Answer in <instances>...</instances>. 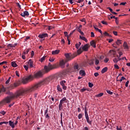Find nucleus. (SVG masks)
Listing matches in <instances>:
<instances>
[{
  "mask_svg": "<svg viewBox=\"0 0 130 130\" xmlns=\"http://www.w3.org/2000/svg\"><path fill=\"white\" fill-rule=\"evenodd\" d=\"M104 36H110V35H109V34H108L107 32L105 31L104 33Z\"/></svg>",
  "mask_w": 130,
  "mask_h": 130,
  "instance_id": "nucleus-45",
  "label": "nucleus"
},
{
  "mask_svg": "<svg viewBox=\"0 0 130 130\" xmlns=\"http://www.w3.org/2000/svg\"><path fill=\"white\" fill-rule=\"evenodd\" d=\"M96 31H98V32H100V33H101V34H102V30H101V29L98 28V29H96Z\"/></svg>",
  "mask_w": 130,
  "mask_h": 130,
  "instance_id": "nucleus-57",
  "label": "nucleus"
},
{
  "mask_svg": "<svg viewBox=\"0 0 130 130\" xmlns=\"http://www.w3.org/2000/svg\"><path fill=\"white\" fill-rule=\"evenodd\" d=\"M116 129L117 130H122V129L121 128V127L120 126L119 127H118V126H117Z\"/></svg>",
  "mask_w": 130,
  "mask_h": 130,
  "instance_id": "nucleus-58",
  "label": "nucleus"
},
{
  "mask_svg": "<svg viewBox=\"0 0 130 130\" xmlns=\"http://www.w3.org/2000/svg\"><path fill=\"white\" fill-rule=\"evenodd\" d=\"M87 62L90 66H93L94 64V59L88 60Z\"/></svg>",
  "mask_w": 130,
  "mask_h": 130,
  "instance_id": "nucleus-15",
  "label": "nucleus"
},
{
  "mask_svg": "<svg viewBox=\"0 0 130 130\" xmlns=\"http://www.w3.org/2000/svg\"><path fill=\"white\" fill-rule=\"evenodd\" d=\"M8 62L6 61H3L2 62H0V66H2V64H5V63H7Z\"/></svg>",
  "mask_w": 130,
  "mask_h": 130,
  "instance_id": "nucleus-50",
  "label": "nucleus"
},
{
  "mask_svg": "<svg viewBox=\"0 0 130 130\" xmlns=\"http://www.w3.org/2000/svg\"><path fill=\"white\" fill-rule=\"evenodd\" d=\"M116 43L117 45H119V44H121V40H118L117 42H116Z\"/></svg>",
  "mask_w": 130,
  "mask_h": 130,
  "instance_id": "nucleus-33",
  "label": "nucleus"
},
{
  "mask_svg": "<svg viewBox=\"0 0 130 130\" xmlns=\"http://www.w3.org/2000/svg\"><path fill=\"white\" fill-rule=\"evenodd\" d=\"M20 16L21 17H23V18H25V16H29V12L27 11H25L23 12V13H21Z\"/></svg>",
  "mask_w": 130,
  "mask_h": 130,
  "instance_id": "nucleus-7",
  "label": "nucleus"
},
{
  "mask_svg": "<svg viewBox=\"0 0 130 130\" xmlns=\"http://www.w3.org/2000/svg\"><path fill=\"white\" fill-rule=\"evenodd\" d=\"M48 36V35L47 34H42L41 35H39L38 37L39 38H45V37H47Z\"/></svg>",
  "mask_w": 130,
  "mask_h": 130,
  "instance_id": "nucleus-9",
  "label": "nucleus"
},
{
  "mask_svg": "<svg viewBox=\"0 0 130 130\" xmlns=\"http://www.w3.org/2000/svg\"><path fill=\"white\" fill-rule=\"evenodd\" d=\"M18 45V43H15V44H9L7 45L8 48H11L12 47H16Z\"/></svg>",
  "mask_w": 130,
  "mask_h": 130,
  "instance_id": "nucleus-10",
  "label": "nucleus"
},
{
  "mask_svg": "<svg viewBox=\"0 0 130 130\" xmlns=\"http://www.w3.org/2000/svg\"><path fill=\"white\" fill-rule=\"evenodd\" d=\"M64 56H66L67 58V61H69V60H72V57L71 56V55H70L69 53H66L64 54Z\"/></svg>",
  "mask_w": 130,
  "mask_h": 130,
  "instance_id": "nucleus-8",
  "label": "nucleus"
},
{
  "mask_svg": "<svg viewBox=\"0 0 130 130\" xmlns=\"http://www.w3.org/2000/svg\"><path fill=\"white\" fill-rule=\"evenodd\" d=\"M90 45L92 46V47H94V48H96V42L94 41H91L90 42Z\"/></svg>",
  "mask_w": 130,
  "mask_h": 130,
  "instance_id": "nucleus-16",
  "label": "nucleus"
},
{
  "mask_svg": "<svg viewBox=\"0 0 130 130\" xmlns=\"http://www.w3.org/2000/svg\"><path fill=\"white\" fill-rule=\"evenodd\" d=\"M57 66L56 64L53 65L51 64L50 62H49L48 66H45L44 67V69L42 71H39L37 73L35 74L34 75H30L27 76L22 78V82H27L28 81H33L34 79H37L38 78H41L42 76L44 75V74H47L49 72H50L51 70H54V69H56Z\"/></svg>",
  "mask_w": 130,
  "mask_h": 130,
  "instance_id": "nucleus-2",
  "label": "nucleus"
},
{
  "mask_svg": "<svg viewBox=\"0 0 130 130\" xmlns=\"http://www.w3.org/2000/svg\"><path fill=\"white\" fill-rule=\"evenodd\" d=\"M29 39H30V37H27L24 40L25 41H27V40H29Z\"/></svg>",
  "mask_w": 130,
  "mask_h": 130,
  "instance_id": "nucleus-64",
  "label": "nucleus"
},
{
  "mask_svg": "<svg viewBox=\"0 0 130 130\" xmlns=\"http://www.w3.org/2000/svg\"><path fill=\"white\" fill-rule=\"evenodd\" d=\"M113 61H114V62H115V63H117V62H118V59H117V58H114L113 59Z\"/></svg>",
  "mask_w": 130,
  "mask_h": 130,
  "instance_id": "nucleus-31",
  "label": "nucleus"
},
{
  "mask_svg": "<svg viewBox=\"0 0 130 130\" xmlns=\"http://www.w3.org/2000/svg\"><path fill=\"white\" fill-rule=\"evenodd\" d=\"M48 108H47V109L45 111V115L46 118H50L49 115L48 114Z\"/></svg>",
  "mask_w": 130,
  "mask_h": 130,
  "instance_id": "nucleus-11",
  "label": "nucleus"
},
{
  "mask_svg": "<svg viewBox=\"0 0 130 130\" xmlns=\"http://www.w3.org/2000/svg\"><path fill=\"white\" fill-rule=\"evenodd\" d=\"M82 117H83V114H79L78 115V118H79V119H81V118H82Z\"/></svg>",
  "mask_w": 130,
  "mask_h": 130,
  "instance_id": "nucleus-43",
  "label": "nucleus"
},
{
  "mask_svg": "<svg viewBox=\"0 0 130 130\" xmlns=\"http://www.w3.org/2000/svg\"><path fill=\"white\" fill-rule=\"evenodd\" d=\"M61 43H62V44H64V43H66L64 39H61Z\"/></svg>",
  "mask_w": 130,
  "mask_h": 130,
  "instance_id": "nucleus-59",
  "label": "nucleus"
},
{
  "mask_svg": "<svg viewBox=\"0 0 130 130\" xmlns=\"http://www.w3.org/2000/svg\"><path fill=\"white\" fill-rule=\"evenodd\" d=\"M45 82H40L32 86L29 89L28 88H21L17 90L14 94L13 93V92H11L10 91L6 92V94L10 95V96L5 98L3 101L0 102V107L3 106V105H5V104L7 103H10L11 101H12L14 98H18V97L24 96V95L28 94L29 92L35 91L36 89L41 87V86L43 85H45Z\"/></svg>",
  "mask_w": 130,
  "mask_h": 130,
  "instance_id": "nucleus-1",
  "label": "nucleus"
},
{
  "mask_svg": "<svg viewBox=\"0 0 130 130\" xmlns=\"http://www.w3.org/2000/svg\"><path fill=\"white\" fill-rule=\"evenodd\" d=\"M83 51H88L89 50V45L88 44H85L84 46H83L82 47H81L78 50H77V53L78 54H81L82 52Z\"/></svg>",
  "mask_w": 130,
  "mask_h": 130,
  "instance_id": "nucleus-4",
  "label": "nucleus"
},
{
  "mask_svg": "<svg viewBox=\"0 0 130 130\" xmlns=\"http://www.w3.org/2000/svg\"><path fill=\"white\" fill-rule=\"evenodd\" d=\"M88 86H89V88H92V87H93L94 86V84L91 82H89Z\"/></svg>",
  "mask_w": 130,
  "mask_h": 130,
  "instance_id": "nucleus-35",
  "label": "nucleus"
},
{
  "mask_svg": "<svg viewBox=\"0 0 130 130\" xmlns=\"http://www.w3.org/2000/svg\"><path fill=\"white\" fill-rule=\"evenodd\" d=\"M23 67H24V68L25 69V71H28V70L29 69V67L28 66L24 65Z\"/></svg>",
  "mask_w": 130,
  "mask_h": 130,
  "instance_id": "nucleus-41",
  "label": "nucleus"
},
{
  "mask_svg": "<svg viewBox=\"0 0 130 130\" xmlns=\"http://www.w3.org/2000/svg\"><path fill=\"white\" fill-rule=\"evenodd\" d=\"M80 38L82 40H84V41H85V42H88V40H87V39H86V38L85 37H82V36H80Z\"/></svg>",
  "mask_w": 130,
  "mask_h": 130,
  "instance_id": "nucleus-25",
  "label": "nucleus"
},
{
  "mask_svg": "<svg viewBox=\"0 0 130 130\" xmlns=\"http://www.w3.org/2000/svg\"><path fill=\"white\" fill-rule=\"evenodd\" d=\"M91 37H95V35L94 34V33L93 32H91Z\"/></svg>",
  "mask_w": 130,
  "mask_h": 130,
  "instance_id": "nucleus-61",
  "label": "nucleus"
},
{
  "mask_svg": "<svg viewBox=\"0 0 130 130\" xmlns=\"http://www.w3.org/2000/svg\"><path fill=\"white\" fill-rule=\"evenodd\" d=\"M88 90V89H87L86 88H82L81 89V92H85V91H87Z\"/></svg>",
  "mask_w": 130,
  "mask_h": 130,
  "instance_id": "nucleus-48",
  "label": "nucleus"
},
{
  "mask_svg": "<svg viewBox=\"0 0 130 130\" xmlns=\"http://www.w3.org/2000/svg\"><path fill=\"white\" fill-rule=\"evenodd\" d=\"M9 125L12 127V128H14L15 127V124H14V122H12V121H9Z\"/></svg>",
  "mask_w": 130,
  "mask_h": 130,
  "instance_id": "nucleus-24",
  "label": "nucleus"
},
{
  "mask_svg": "<svg viewBox=\"0 0 130 130\" xmlns=\"http://www.w3.org/2000/svg\"><path fill=\"white\" fill-rule=\"evenodd\" d=\"M0 113H1V114H3V115H5L6 112H5V111H1L0 112Z\"/></svg>",
  "mask_w": 130,
  "mask_h": 130,
  "instance_id": "nucleus-56",
  "label": "nucleus"
},
{
  "mask_svg": "<svg viewBox=\"0 0 130 130\" xmlns=\"http://www.w3.org/2000/svg\"><path fill=\"white\" fill-rule=\"evenodd\" d=\"M21 82H15L13 84H11L10 86V87L11 89H14V87H18L19 86H20V85H21Z\"/></svg>",
  "mask_w": 130,
  "mask_h": 130,
  "instance_id": "nucleus-6",
  "label": "nucleus"
},
{
  "mask_svg": "<svg viewBox=\"0 0 130 130\" xmlns=\"http://www.w3.org/2000/svg\"><path fill=\"white\" fill-rule=\"evenodd\" d=\"M46 58V56H44L43 57L41 58L40 61L41 62H43L44 60H45V58Z\"/></svg>",
  "mask_w": 130,
  "mask_h": 130,
  "instance_id": "nucleus-30",
  "label": "nucleus"
},
{
  "mask_svg": "<svg viewBox=\"0 0 130 130\" xmlns=\"http://www.w3.org/2000/svg\"><path fill=\"white\" fill-rule=\"evenodd\" d=\"M114 68L117 70H119V67H118V65H117V64H114Z\"/></svg>",
  "mask_w": 130,
  "mask_h": 130,
  "instance_id": "nucleus-42",
  "label": "nucleus"
},
{
  "mask_svg": "<svg viewBox=\"0 0 130 130\" xmlns=\"http://www.w3.org/2000/svg\"><path fill=\"white\" fill-rule=\"evenodd\" d=\"M79 74L80 75H81V76H85V75H86V73H85V71L84 70H80Z\"/></svg>",
  "mask_w": 130,
  "mask_h": 130,
  "instance_id": "nucleus-26",
  "label": "nucleus"
},
{
  "mask_svg": "<svg viewBox=\"0 0 130 130\" xmlns=\"http://www.w3.org/2000/svg\"><path fill=\"white\" fill-rule=\"evenodd\" d=\"M64 64H66V62H64V61H63V60L60 61V66L62 69H63V68H64Z\"/></svg>",
  "mask_w": 130,
  "mask_h": 130,
  "instance_id": "nucleus-13",
  "label": "nucleus"
},
{
  "mask_svg": "<svg viewBox=\"0 0 130 130\" xmlns=\"http://www.w3.org/2000/svg\"><path fill=\"white\" fill-rule=\"evenodd\" d=\"M86 121L89 123V124H92V121H90V119H89V117L87 118H86Z\"/></svg>",
  "mask_w": 130,
  "mask_h": 130,
  "instance_id": "nucleus-28",
  "label": "nucleus"
},
{
  "mask_svg": "<svg viewBox=\"0 0 130 130\" xmlns=\"http://www.w3.org/2000/svg\"><path fill=\"white\" fill-rule=\"evenodd\" d=\"M11 66L12 67H13V68H17L18 67V65L17 64V63H16V62L15 61H12L11 62Z\"/></svg>",
  "mask_w": 130,
  "mask_h": 130,
  "instance_id": "nucleus-21",
  "label": "nucleus"
},
{
  "mask_svg": "<svg viewBox=\"0 0 130 130\" xmlns=\"http://www.w3.org/2000/svg\"><path fill=\"white\" fill-rule=\"evenodd\" d=\"M81 44H82V43H81L80 42H79L78 44V43L76 44L75 45L76 48H77V49H79V48L81 46Z\"/></svg>",
  "mask_w": 130,
  "mask_h": 130,
  "instance_id": "nucleus-23",
  "label": "nucleus"
},
{
  "mask_svg": "<svg viewBox=\"0 0 130 130\" xmlns=\"http://www.w3.org/2000/svg\"><path fill=\"white\" fill-rule=\"evenodd\" d=\"M64 35L66 37H67V39L69 38V35L68 34V32L64 31Z\"/></svg>",
  "mask_w": 130,
  "mask_h": 130,
  "instance_id": "nucleus-38",
  "label": "nucleus"
},
{
  "mask_svg": "<svg viewBox=\"0 0 130 130\" xmlns=\"http://www.w3.org/2000/svg\"><path fill=\"white\" fill-rule=\"evenodd\" d=\"M57 90L59 91V92H62V89L60 88V86L57 85Z\"/></svg>",
  "mask_w": 130,
  "mask_h": 130,
  "instance_id": "nucleus-29",
  "label": "nucleus"
},
{
  "mask_svg": "<svg viewBox=\"0 0 130 130\" xmlns=\"http://www.w3.org/2000/svg\"><path fill=\"white\" fill-rule=\"evenodd\" d=\"M53 28H54V26L53 25H49L47 27L48 30H52Z\"/></svg>",
  "mask_w": 130,
  "mask_h": 130,
  "instance_id": "nucleus-27",
  "label": "nucleus"
},
{
  "mask_svg": "<svg viewBox=\"0 0 130 130\" xmlns=\"http://www.w3.org/2000/svg\"><path fill=\"white\" fill-rule=\"evenodd\" d=\"M60 51L59 50H55L52 52V54H53V55H55V54H58V53H59Z\"/></svg>",
  "mask_w": 130,
  "mask_h": 130,
  "instance_id": "nucleus-12",
  "label": "nucleus"
},
{
  "mask_svg": "<svg viewBox=\"0 0 130 130\" xmlns=\"http://www.w3.org/2000/svg\"><path fill=\"white\" fill-rule=\"evenodd\" d=\"M114 35H115V36H117V31H113V32Z\"/></svg>",
  "mask_w": 130,
  "mask_h": 130,
  "instance_id": "nucleus-63",
  "label": "nucleus"
},
{
  "mask_svg": "<svg viewBox=\"0 0 130 130\" xmlns=\"http://www.w3.org/2000/svg\"><path fill=\"white\" fill-rule=\"evenodd\" d=\"M124 80H125V78L123 76L121 77L120 79L119 80L120 81V82L123 81Z\"/></svg>",
  "mask_w": 130,
  "mask_h": 130,
  "instance_id": "nucleus-44",
  "label": "nucleus"
},
{
  "mask_svg": "<svg viewBox=\"0 0 130 130\" xmlns=\"http://www.w3.org/2000/svg\"><path fill=\"white\" fill-rule=\"evenodd\" d=\"M64 101H67V98L64 97L60 101V103L58 106L59 110L62 109V104L64 103Z\"/></svg>",
  "mask_w": 130,
  "mask_h": 130,
  "instance_id": "nucleus-5",
  "label": "nucleus"
},
{
  "mask_svg": "<svg viewBox=\"0 0 130 130\" xmlns=\"http://www.w3.org/2000/svg\"><path fill=\"white\" fill-rule=\"evenodd\" d=\"M85 118L89 117V116L88 115V112H85Z\"/></svg>",
  "mask_w": 130,
  "mask_h": 130,
  "instance_id": "nucleus-47",
  "label": "nucleus"
},
{
  "mask_svg": "<svg viewBox=\"0 0 130 130\" xmlns=\"http://www.w3.org/2000/svg\"><path fill=\"white\" fill-rule=\"evenodd\" d=\"M22 58L23 59H26V56H25V54H24V53L22 54Z\"/></svg>",
  "mask_w": 130,
  "mask_h": 130,
  "instance_id": "nucleus-53",
  "label": "nucleus"
},
{
  "mask_svg": "<svg viewBox=\"0 0 130 130\" xmlns=\"http://www.w3.org/2000/svg\"><path fill=\"white\" fill-rule=\"evenodd\" d=\"M108 61H109V58H106L104 60V62H106V63H107V62H108Z\"/></svg>",
  "mask_w": 130,
  "mask_h": 130,
  "instance_id": "nucleus-46",
  "label": "nucleus"
},
{
  "mask_svg": "<svg viewBox=\"0 0 130 130\" xmlns=\"http://www.w3.org/2000/svg\"><path fill=\"white\" fill-rule=\"evenodd\" d=\"M115 19V22H116V23L117 24H118V20H117L118 19V17H116Z\"/></svg>",
  "mask_w": 130,
  "mask_h": 130,
  "instance_id": "nucleus-62",
  "label": "nucleus"
},
{
  "mask_svg": "<svg viewBox=\"0 0 130 130\" xmlns=\"http://www.w3.org/2000/svg\"><path fill=\"white\" fill-rule=\"evenodd\" d=\"M103 95H104L103 93H100L99 94L96 95L95 97H98V98L102 97V96H103Z\"/></svg>",
  "mask_w": 130,
  "mask_h": 130,
  "instance_id": "nucleus-32",
  "label": "nucleus"
},
{
  "mask_svg": "<svg viewBox=\"0 0 130 130\" xmlns=\"http://www.w3.org/2000/svg\"><path fill=\"white\" fill-rule=\"evenodd\" d=\"M29 51H30V49H27V50L23 52V54H28V53H29Z\"/></svg>",
  "mask_w": 130,
  "mask_h": 130,
  "instance_id": "nucleus-34",
  "label": "nucleus"
},
{
  "mask_svg": "<svg viewBox=\"0 0 130 130\" xmlns=\"http://www.w3.org/2000/svg\"><path fill=\"white\" fill-rule=\"evenodd\" d=\"M67 73H73L74 72V69L73 68H69L66 70Z\"/></svg>",
  "mask_w": 130,
  "mask_h": 130,
  "instance_id": "nucleus-22",
  "label": "nucleus"
},
{
  "mask_svg": "<svg viewBox=\"0 0 130 130\" xmlns=\"http://www.w3.org/2000/svg\"><path fill=\"white\" fill-rule=\"evenodd\" d=\"M94 77H98V76H99V73H95L94 74Z\"/></svg>",
  "mask_w": 130,
  "mask_h": 130,
  "instance_id": "nucleus-60",
  "label": "nucleus"
},
{
  "mask_svg": "<svg viewBox=\"0 0 130 130\" xmlns=\"http://www.w3.org/2000/svg\"><path fill=\"white\" fill-rule=\"evenodd\" d=\"M49 60L51 62H53V61H54V58H53L52 57H50V58L49 59Z\"/></svg>",
  "mask_w": 130,
  "mask_h": 130,
  "instance_id": "nucleus-39",
  "label": "nucleus"
},
{
  "mask_svg": "<svg viewBox=\"0 0 130 130\" xmlns=\"http://www.w3.org/2000/svg\"><path fill=\"white\" fill-rule=\"evenodd\" d=\"M123 46L124 47V49H128V46H127V43H126V42H124Z\"/></svg>",
  "mask_w": 130,
  "mask_h": 130,
  "instance_id": "nucleus-18",
  "label": "nucleus"
},
{
  "mask_svg": "<svg viewBox=\"0 0 130 130\" xmlns=\"http://www.w3.org/2000/svg\"><path fill=\"white\" fill-rule=\"evenodd\" d=\"M107 92L108 94H110V95H112V94H113V92H111L110 90H107Z\"/></svg>",
  "mask_w": 130,
  "mask_h": 130,
  "instance_id": "nucleus-51",
  "label": "nucleus"
},
{
  "mask_svg": "<svg viewBox=\"0 0 130 130\" xmlns=\"http://www.w3.org/2000/svg\"><path fill=\"white\" fill-rule=\"evenodd\" d=\"M33 56H34V51H31V57H33Z\"/></svg>",
  "mask_w": 130,
  "mask_h": 130,
  "instance_id": "nucleus-55",
  "label": "nucleus"
},
{
  "mask_svg": "<svg viewBox=\"0 0 130 130\" xmlns=\"http://www.w3.org/2000/svg\"><path fill=\"white\" fill-rule=\"evenodd\" d=\"M125 5H126V2H125V3H121L120 4V6H125Z\"/></svg>",
  "mask_w": 130,
  "mask_h": 130,
  "instance_id": "nucleus-54",
  "label": "nucleus"
},
{
  "mask_svg": "<svg viewBox=\"0 0 130 130\" xmlns=\"http://www.w3.org/2000/svg\"><path fill=\"white\" fill-rule=\"evenodd\" d=\"M28 64H29L30 68H33V61L32 59H29L28 62Z\"/></svg>",
  "mask_w": 130,
  "mask_h": 130,
  "instance_id": "nucleus-14",
  "label": "nucleus"
},
{
  "mask_svg": "<svg viewBox=\"0 0 130 130\" xmlns=\"http://www.w3.org/2000/svg\"><path fill=\"white\" fill-rule=\"evenodd\" d=\"M101 23H102L104 25H108V23L104 20L102 21Z\"/></svg>",
  "mask_w": 130,
  "mask_h": 130,
  "instance_id": "nucleus-40",
  "label": "nucleus"
},
{
  "mask_svg": "<svg viewBox=\"0 0 130 130\" xmlns=\"http://www.w3.org/2000/svg\"><path fill=\"white\" fill-rule=\"evenodd\" d=\"M99 62H100L99 60H98V59H95V64H96V66H97L98 64H99Z\"/></svg>",
  "mask_w": 130,
  "mask_h": 130,
  "instance_id": "nucleus-36",
  "label": "nucleus"
},
{
  "mask_svg": "<svg viewBox=\"0 0 130 130\" xmlns=\"http://www.w3.org/2000/svg\"><path fill=\"white\" fill-rule=\"evenodd\" d=\"M64 83H66V82H61L60 84L62 86L63 90H67V86L64 85Z\"/></svg>",
  "mask_w": 130,
  "mask_h": 130,
  "instance_id": "nucleus-17",
  "label": "nucleus"
},
{
  "mask_svg": "<svg viewBox=\"0 0 130 130\" xmlns=\"http://www.w3.org/2000/svg\"><path fill=\"white\" fill-rule=\"evenodd\" d=\"M108 68L107 67H105L102 70L101 73L102 74H104L105 73H106V71H108Z\"/></svg>",
  "mask_w": 130,
  "mask_h": 130,
  "instance_id": "nucleus-20",
  "label": "nucleus"
},
{
  "mask_svg": "<svg viewBox=\"0 0 130 130\" xmlns=\"http://www.w3.org/2000/svg\"><path fill=\"white\" fill-rule=\"evenodd\" d=\"M16 6L20 9L19 11H20V10H21L22 9V8H21V5H20V4L19 3H16Z\"/></svg>",
  "mask_w": 130,
  "mask_h": 130,
  "instance_id": "nucleus-37",
  "label": "nucleus"
},
{
  "mask_svg": "<svg viewBox=\"0 0 130 130\" xmlns=\"http://www.w3.org/2000/svg\"><path fill=\"white\" fill-rule=\"evenodd\" d=\"M73 70L74 72L76 71H79V70H80V68H79V65L78 64L75 65Z\"/></svg>",
  "mask_w": 130,
  "mask_h": 130,
  "instance_id": "nucleus-19",
  "label": "nucleus"
},
{
  "mask_svg": "<svg viewBox=\"0 0 130 130\" xmlns=\"http://www.w3.org/2000/svg\"><path fill=\"white\" fill-rule=\"evenodd\" d=\"M44 82H66L61 75L49 76L44 80Z\"/></svg>",
  "mask_w": 130,
  "mask_h": 130,
  "instance_id": "nucleus-3",
  "label": "nucleus"
},
{
  "mask_svg": "<svg viewBox=\"0 0 130 130\" xmlns=\"http://www.w3.org/2000/svg\"><path fill=\"white\" fill-rule=\"evenodd\" d=\"M118 54H119V56L120 57H121V55H122V54H123V53H122V52H118Z\"/></svg>",
  "mask_w": 130,
  "mask_h": 130,
  "instance_id": "nucleus-49",
  "label": "nucleus"
},
{
  "mask_svg": "<svg viewBox=\"0 0 130 130\" xmlns=\"http://www.w3.org/2000/svg\"><path fill=\"white\" fill-rule=\"evenodd\" d=\"M107 9H108V10H109V11H110L111 13H112V12H113V10H112V9H111V8L108 7Z\"/></svg>",
  "mask_w": 130,
  "mask_h": 130,
  "instance_id": "nucleus-52",
  "label": "nucleus"
}]
</instances>
